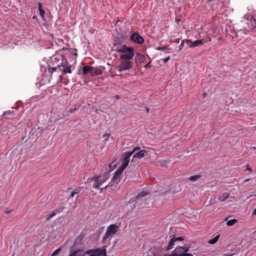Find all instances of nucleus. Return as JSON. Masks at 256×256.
<instances>
[{"label":"nucleus","instance_id":"1","mask_svg":"<svg viewBox=\"0 0 256 256\" xmlns=\"http://www.w3.org/2000/svg\"><path fill=\"white\" fill-rule=\"evenodd\" d=\"M116 50L120 54V58L132 60L134 56V48L128 47L126 44L118 46Z\"/></svg>","mask_w":256,"mask_h":256},{"label":"nucleus","instance_id":"2","mask_svg":"<svg viewBox=\"0 0 256 256\" xmlns=\"http://www.w3.org/2000/svg\"><path fill=\"white\" fill-rule=\"evenodd\" d=\"M140 149V147L136 146L133 148L132 151L124 152L121 159L122 164L120 166L126 168L130 162V157L135 152L139 150Z\"/></svg>","mask_w":256,"mask_h":256},{"label":"nucleus","instance_id":"3","mask_svg":"<svg viewBox=\"0 0 256 256\" xmlns=\"http://www.w3.org/2000/svg\"><path fill=\"white\" fill-rule=\"evenodd\" d=\"M119 227L116 224H112L107 227L106 232L102 237V241L105 242L108 238L115 234Z\"/></svg>","mask_w":256,"mask_h":256},{"label":"nucleus","instance_id":"4","mask_svg":"<svg viewBox=\"0 0 256 256\" xmlns=\"http://www.w3.org/2000/svg\"><path fill=\"white\" fill-rule=\"evenodd\" d=\"M106 256V250L105 246L95 250H90L85 252V256Z\"/></svg>","mask_w":256,"mask_h":256},{"label":"nucleus","instance_id":"5","mask_svg":"<svg viewBox=\"0 0 256 256\" xmlns=\"http://www.w3.org/2000/svg\"><path fill=\"white\" fill-rule=\"evenodd\" d=\"M188 249L184 246L176 247L170 254L167 256H193L190 253H188Z\"/></svg>","mask_w":256,"mask_h":256},{"label":"nucleus","instance_id":"6","mask_svg":"<svg viewBox=\"0 0 256 256\" xmlns=\"http://www.w3.org/2000/svg\"><path fill=\"white\" fill-rule=\"evenodd\" d=\"M108 178V174H102L99 176H94L92 178V180L94 182L93 188L98 189L104 182H105Z\"/></svg>","mask_w":256,"mask_h":256},{"label":"nucleus","instance_id":"7","mask_svg":"<svg viewBox=\"0 0 256 256\" xmlns=\"http://www.w3.org/2000/svg\"><path fill=\"white\" fill-rule=\"evenodd\" d=\"M120 61L117 68L119 72L126 70L130 69L132 66V62L129 59L120 58Z\"/></svg>","mask_w":256,"mask_h":256},{"label":"nucleus","instance_id":"8","mask_svg":"<svg viewBox=\"0 0 256 256\" xmlns=\"http://www.w3.org/2000/svg\"><path fill=\"white\" fill-rule=\"evenodd\" d=\"M51 60L52 62H56V65L58 68L66 65V60H64V56L62 54H56L52 57Z\"/></svg>","mask_w":256,"mask_h":256},{"label":"nucleus","instance_id":"9","mask_svg":"<svg viewBox=\"0 0 256 256\" xmlns=\"http://www.w3.org/2000/svg\"><path fill=\"white\" fill-rule=\"evenodd\" d=\"M130 39L132 42L138 44H142L144 41L143 38L136 32L133 33L131 35Z\"/></svg>","mask_w":256,"mask_h":256},{"label":"nucleus","instance_id":"10","mask_svg":"<svg viewBox=\"0 0 256 256\" xmlns=\"http://www.w3.org/2000/svg\"><path fill=\"white\" fill-rule=\"evenodd\" d=\"M124 169L125 168L122 166H120V168L115 172L113 176V180L114 181H119L120 176Z\"/></svg>","mask_w":256,"mask_h":256},{"label":"nucleus","instance_id":"11","mask_svg":"<svg viewBox=\"0 0 256 256\" xmlns=\"http://www.w3.org/2000/svg\"><path fill=\"white\" fill-rule=\"evenodd\" d=\"M190 42V44L189 46V47L190 48H194L195 47L203 46L204 43V39L197 40L194 42L191 41Z\"/></svg>","mask_w":256,"mask_h":256},{"label":"nucleus","instance_id":"12","mask_svg":"<svg viewBox=\"0 0 256 256\" xmlns=\"http://www.w3.org/2000/svg\"><path fill=\"white\" fill-rule=\"evenodd\" d=\"M146 153L144 150H139L135 152L133 154V158H142Z\"/></svg>","mask_w":256,"mask_h":256},{"label":"nucleus","instance_id":"13","mask_svg":"<svg viewBox=\"0 0 256 256\" xmlns=\"http://www.w3.org/2000/svg\"><path fill=\"white\" fill-rule=\"evenodd\" d=\"M93 66H84L82 69V73L84 75H87L88 74L92 75Z\"/></svg>","mask_w":256,"mask_h":256},{"label":"nucleus","instance_id":"14","mask_svg":"<svg viewBox=\"0 0 256 256\" xmlns=\"http://www.w3.org/2000/svg\"><path fill=\"white\" fill-rule=\"evenodd\" d=\"M68 256H85V252L81 249H78L72 252Z\"/></svg>","mask_w":256,"mask_h":256},{"label":"nucleus","instance_id":"15","mask_svg":"<svg viewBox=\"0 0 256 256\" xmlns=\"http://www.w3.org/2000/svg\"><path fill=\"white\" fill-rule=\"evenodd\" d=\"M230 195L228 192L220 194L218 196V200L221 202H224L230 197Z\"/></svg>","mask_w":256,"mask_h":256},{"label":"nucleus","instance_id":"16","mask_svg":"<svg viewBox=\"0 0 256 256\" xmlns=\"http://www.w3.org/2000/svg\"><path fill=\"white\" fill-rule=\"evenodd\" d=\"M102 73V70L100 68H94L93 67V70L92 73V76H96L98 75H100Z\"/></svg>","mask_w":256,"mask_h":256},{"label":"nucleus","instance_id":"17","mask_svg":"<svg viewBox=\"0 0 256 256\" xmlns=\"http://www.w3.org/2000/svg\"><path fill=\"white\" fill-rule=\"evenodd\" d=\"M66 66V64L64 66H63L64 68L61 70L62 71V72L63 73H64L65 74H67V73L70 74L72 72L71 66H68L64 67Z\"/></svg>","mask_w":256,"mask_h":256},{"label":"nucleus","instance_id":"18","mask_svg":"<svg viewBox=\"0 0 256 256\" xmlns=\"http://www.w3.org/2000/svg\"><path fill=\"white\" fill-rule=\"evenodd\" d=\"M137 58H138V60L140 63H141V62H143L144 61V60L146 59V57L144 54L138 53L137 54Z\"/></svg>","mask_w":256,"mask_h":256},{"label":"nucleus","instance_id":"19","mask_svg":"<svg viewBox=\"0 0 256 256\" xmlns=\"http://www.w3.org/2000/svg\"><path fill=\"white\" fill-rule=\"evenodd\" d=\"M220 238V235H218L216 236H215L214 238L210 239L208 240V244H216L218 240Z\"/></svg>","mask_w":256,"mask_h":256},{"label":"nucleus","instance_id":"20","mask_svg":"<svg viewBox=\"0 0 256 256\" xmlns=\"http://www.w3.org/2000/svg\"><path fill=\"white\" fill-rule=\"evenodd\" d=\"M175 242H176V240L174 239V238H172L168 243V246L166 250H171L172 248V246L174 245V244Z\"/></svg>","mask_w":256,"mask_h":256},{"label":"nucleus","instance_id":"21","mask_svg":"<svg viewBox=\"0 0 256 256\" xmlns=\"http://www.w3.org/2000/svg\"><path fill=\"white\" fill-rule=\"evenodd\" d=\"M248 27L250 28H254L256 27V21L254 19H250V23L248 24Z\"/></svg>","mask_w":256,"mask_h":256},{"label":"nucleus","instance_id":"22","mask_svg":"<svg viewBox=\"0 0 256 256\" xmlns=\"http://www.w3.org/2000/svg\"><path fill=\"white\" fill-rule=\"evenodd\" d=\"M157 50H158L164 51L166 53H168V50H170V48L169 46H163V47H158L157 48Z\"/></svg>","mask_w":256,"mask_h":256},{"label":"nucleus","instance_id":"23","mask_svg":"<svg viewBox=\"0 0 256 256\" xmlns=\"http://www.w3.org/2000/svg\"><path fill=\"white\" fill-rule=\"evenodd\" d=\"M200 178V175H195L190 176L188 179L190 181L195 182L198 180Z\"/></svg>","mask_w":256,"mask_h":256},{"label":"nucleus","instance_id":"24","mask_svg":"<svg viewBox=\"0 0 256 256\" xmlns=\"http://www.w3.org/2000/svg\"><path fill=\"white\" fill-rule=\"evenodd\" d=\"M237 222V220L236 219L230 220L226 222V224L228 226H232L234 224Z\"/></svg>","mask_w":256,"mask_h":256},{"label":"nucleus","instance_id":"25","mask_svg":"<svg viewBox=\"0 0 256 256\" xmlns=\"http://www.w3.org/2000/svg\"><path fill=\"white\" fill-rule=\"evenodd\" d=\"M60 81L62 82L63 84H64L65 85H66L68 84V80L67 79V78H65L63 77H62L61 76H60Z\"/></svg>","mask_w":256,"mask_h":256},{"label":"nucleus","instance_id":"26","mask_svg":"<svg viewBox=\"0 0 256 256\" xmlns=\"http://www.w3.org/2000/svg\"><path fill=\"white\" fill-rule=\"evenodd\" d=\"M60 68H58V66H56V67H48V71L50 72L52 74L54 72H56L58 69H60Z\"/></svg>","mask_w":256,"mask_h":256},{"label":"nucleus","instance_id":"27","mask_svg":"<svg viewBox=\"0 0 256 256\" xmlns=\"http://www.w3.org/2000/svg\"><path fill=\"white\" fill-rule=\"evenodd\" d=\"M191 42V40L190 39H185L182 40L180 44V50L184 46V42Z\"/></svg>","mask_w":256,"mask_h":256},{"label":"nucleus","instance_id":"28","mask_svg":"<svg viewBox=\"0 0 256 256\" xmlns=\"http://www.w3.org/2000/svg\"><path fill=\"white\" fill-rule=\"evenodd\" d=\"M148 193L146 191H142L138 195V198L143 197L144 196L148 195Z\"/></svg>","mask_w":256,"mask_h":256},{"label":"nucleus","instance_id":"29","mask_svg":"<svg viewBox=\"0 0 256 256\" xmlns=\"http://www.w3.org/2000/svg\"><path fill=\"white\" fill-rule=\"evenodd\" d=\"M80 192V190L76 189L74 191H73L70 194V196H68V198H72L75 194H78Z\"/></svg>","mask_w":256,"mask_h":256},{"label":"nucleus","instance_id":"30","mask_svg":"<svg viewBox=\"0 0 256 256\" xmlns=\"http://www.w3.org/2000/svg\"><path fill=\"white\" fill-rule=\"evenodd\" d=\"M40 11V16L41 18L44 19V14H45V12L44 10H41Z\"/></svg>","mask_w":256,"mask_h":256},{"label":"nucleus","instance_id":"31","mask_svg":"<svg viewBox=\"0 0 256 256\" xmlns=\"http://www.w3.org/2000/svg\"><path fill=\"white\" fill-rule=\"evenodd\" d=\"M60 252V249L58 248L56 250H55L52 254L50 256H54L56 254H57L59 252Z\"/></svg>","mask_w":256,"mask_h":256},{"label":"nucleus","instance_id":"32","mask_svg":"<svg viewBox=\"0 0 256 256\" xmlns=\"http://www.w3.org/2000/svg\"><path fill=\"white\" fill-rule=\"evenodd\" d=\"M110 134H105L103 135L104 138H105V140H108L110 138Z\"/></svg>","mask_w":256,"mask_h":256},{"label":"nucleus","instance_id":"33","mask_svg":"<svg viewBox=\"0 0 256 256\" xmlns=\"http://www.w3.org/2000/svg\"><path fill=\"white\" fill-rule=\"evenodd\" d=\"M54 216H55V213L52 212V214H51L48 216V218H46V220H49L50 218H52Z\"/></svg>","mask_w":256,"mask_h":256},{"label":"nucleus","instance_id":"34","mask_svg":"<svg viewBox=\"0 0 256 256\" xmlns=\"http://www.w3.org/2000/svg\"><path fill=\"white\" fill-rule=\"evenodd\" d=\"M170 57L168 56L166 58H164L162 59V61L164 62V63H166L170 60Z\"/></svg>","mask_w":256,"mask_h":256},{"label":"nucleus","instance_id":"35","mask_svg":"<svg viewBox=\"0 0 256 256\" xmlns=\"http://www.w3.org/2000/svg\"><path fill=\"white\" fill-rule=\"evenodd\" d=\"M174 238L176 240V242L177 240L182 241L183 240V238L182 237Z\"/></svg>","mask_w":256,"mask_h":256},{"label":"nucleus","instance_id":"36","mask_svg":"<svg viewBox=\"0 0 256 256\" xmlns=\"http://www.w3.org/2000/svg\"><path fill=\"white\" fill-rule=\"evenodd\" d=\"M150 62L151 61H150L148 64H147L145 66H144V68H150L151 67V65H150Z\"/></svg>","mask_w":256,"mask_h":256},{"label":"nucleus","instance_id":"37","mask_svg":"<svg viewBox=\"0 0 256 256\" xmlns=\"http://www.w3.org/2000/svg\"><path fill=\"white\" fill-rule=\"evenodd\" d=\"M246 170H248L250 172H252V168L250 167L249 165L246 166Z\"/></svg>","mask_w":256,"mask_h":256},{"label":"nucleus","instance_id":"38","mask_svg":"<svg viewBox=\"0 0 256 256\" xmlns=\"http://www.w3.org/2000/svg\"><path fill=\"white\" fill-rule=\"evenodd\" d=\"M38 10H43L42 8V4L40 3V2H38Z\"/></svg>","mask_w":256,"mask_h":256},{"label":"nucleus","instance_id":"39","mask_svg":"<svg viewBox=\"0 0 256 256\" xmlns=\"http://www.w3.org/2000/svg\"><path fill=\"white\" fill-rule=\"evenodd\" d=\"M234 38H236L237 40H240V39H238V34H235V35H234V36H232V39H234Z\"/></svg>","mask_w":256,"mask_h":256},{"label":"nucleus","instance_id":"40","mask_svg":"<svg viewBox=\"0 0 256 256\" xmlns=\"http://www.w3.org/2000/svg\"><path fill=\"white\" fill-rule=\"evenodd\" d=\"M211 40H212V38H211V37H210V36H208L206 37V40H204V42L207 41V40H208V41H211Z\"/></svg>","mask_w":256,"mask_h":256},{"label":"nucleus","instance_id":"41","mask_svg":"<svg viewBox=\"0 0 256 256\" xmlns=\"http://www.w3.org/2000/svg\"><path fill=\"white\" fill-rule=\"evenodd\" d=\"M209 203H210V204H214V202H212V198H210Z\"/></svg>","mask_w":256,"mask_h":256},{"label":"nucleus","instance_id":"42","mask_svg":"<svg viewBox=\"0 0 256 256\" xmlns=\"http://www.w3.org/2000/svg\"><path fill=\"white\" fill-rule=\"evenodd\" d=\"M252 214L253 215H256V208L254 210L253 212H252Z\"/></svg>","mask_w":256,"mask_h":256},{"label":"nucleus","instance_id":"43","mask_svg":"<svg viewBox=\"0 0 256 256\" xmlns=\"http://www.w3.org/2000/svg\"><path fill=\"white\" fill-rule=\"evenodd\" d=\"M232 254H229V253H228V254H224V256H231Z\"/></svg>","mask_w":256,"mask_h":256},{"label":"nucleus","instance_id":"44","mask_svg":"<svg viewBox=\"0 0 256 256\" xmlns=\"http://www.w3.org/2000/svg\"><path fill=\"white\" fill-rule=\"evenodd\" d=\"M12 212L11 210H7L6 212V213L7 214H10V212Z\"/></svg>","mask_w":256,"mask_h":256},{"label":"nucleus","instance_id":"45","mask_svg":"<svg viewBox=\"0 0 256 256\" xmlns=\"http://www.w3.org/2000/svg\"><path fill=\"white\" fill-rule=\"evenodd\" d=\"M249 180H250V179H246V180H244V182H248Z\"/></svg>","mask_w":256,"mask_h":256},{"label":"nucleus","instance_id":"46","mask_svg":"<svg viewBox=\"0 0 256 256\" xmlns=\"http://www.w3.org/2000/svg\"><path fill=\"white\" fill-rule=\"evenodd\" d=\"M149 109L148 108H146V111L147 112H148Z\"/></svg>","mask_w":256,"mask_h":256},{"label":"nucleus","instance_id":"47","mask_svg":"<svg viewBox=\"0 0 256 256\" xmlns=\"http://www.w3.org/2000/svg\"><path fill=\"white\" fill-rule=\"evenodd\" d=\"M215 198H216V196H214L213 199L214 200Z\"/></svg>","mask_w":256,"mask_h":256}]
</instances>
